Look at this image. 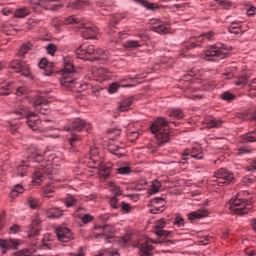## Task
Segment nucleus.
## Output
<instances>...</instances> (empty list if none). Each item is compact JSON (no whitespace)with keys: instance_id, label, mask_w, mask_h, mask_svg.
I'll return each instance as SVG.
<instances>
[{"instance_id":"obj_1","label":"nucleus","mask_w":256,"mask_h":256,"mask_svg":"<svg viewBox=\"0 0 256 256\" xmlns=\"http://www.w3.org/2000/svg\"><path fill=\"white\" fill-rule=\"evenodd\" d=\"M29 155L26 161H22L16 167V176L25 177L27 173L31 172V169H36L33 174V181L36 185H39L46 175L53 173V163H57L55 159L57 156L48 150H41L38 148H31L28 151Z\"/></svg>"},{"instance_id":"obj_2","label":"nucleus","mask_w":256,"mask_h":256,"mask_svg":"<svg viewBox=\"0 0 256 256\" xmlns=\"http://www.w3.org/2000/svg\"><path fill=\"white\" fill-rule=\"evenodd\" d=\"M91 55H94L93 59L96 61H109L111 59V53L103 49H95L94 45L83 44L76 49V57L78 59H84L86 61H91Z\"/></svg>"},{"instance_id":"obj_3","label":"nucleus","mask_w":256,"mask_h":256,"mask_svg":"<svg viewBox=\"0 0 256 256\" xmlns=\"http://www.w3.org/2000/svg\"><path fill=\"white\" fill-rule=\"evenodd\" d=\"M60 84L66 89H73L79 85L77 83V73L75 72V67L71 62V58H64V68L61 70Z\"/></svg>"},{"instance_id":"obj_4","label":"nucleus","mask_w":256,"mask_h":256,"mask_svg":"<svg viewBox=\"0 0 256 256\" xmlns=\"http://www.w3.org/2000/svg\"><path fill=\"white\" fill-rule=\"evenodd\" d=\"M64 24L76 25L77 29H82L81 33L84 39H95V37H97V27L87 24L85 20L77 17L76 15L66 18Z\"/></svg>"},{"instance_id":"obj_5","label":"nucleus","mask_w":256,"mask_h":256,"mask_svg":"<svg viewBox=\"0 0 256 256\" xmlns=\"http://www.w3.org/2000/svg\"><path fill=\"white\" fill-rule=\"evenodd\" d=\"M169 123L165 118H158L151 126L150 130L155 135L158 145H165V143H169V139L171 136L169 135Z\"/></svg>"},{"instance_id":"obj_6","label":"nucleus","mask_w":256,"mask_h":256,"mask_svg":"<svg viewBox=\"0 0 256 256\" xmlns=\"http://www.w3.org/2000/svg\"><path fill=\"white\" fill-rule=\"evenodd\" d=\"M11 115H16L17 119H23V117H26L27 125L30 129L33 131H37V129H39L41 120L37 119V114L35 112H31L25 105L20 104L18 109L15 112H12Z\"/></svg>"},{"instance_id":"obj_7","label":"nucleus","mask_w":256,"mask_h":256,"mask_svg":"<svg viewBox=\"0 0 256 256\" xmlns=\"http://www.w3.org/2000/svg\"><path fill=\"white\" fill-rule=\"evenodd\" d=\"M226 57H229V48L225 47L224 44L212 45L202 54V59L206 61H217V59H225Z\"/></svg>"},{"instance_id":"obj_8","label":"nucleus","mask_w":256,"mask_h":256,"mask_svg":"<svg viewBox=\"0 0 256 256\" xmlns=\"http://www.w3.org/2000/svg\"><path fill=\"white\" fill-rule=\"evenodd\" d=\"M227 207L232 213H235V215H247V213L253 209V204H251V201L239 198L238 195L236 198L229 201Z\"/></svg>"},{"instance_id":"obj_9","label":"nucleus","mask_w":256,"mask_h":256,"mask_svg":"<svg viewBox=\"0 0 256 256\" xmlns=\"http://www.w3.org/2000/svg\"><path fill=\"white\" fill-rule=\"evenodd\" d=\"M235 181V176L231 171L221 168L216 171L212 178H210V185L214 187L218 185V187H223V185H229V183H233Z\"/></svg>"},{"instance_id":"obj_10","label":"nucleus","mask_w":256,"mask_h":256,"mask_svg":"<svg viewBox=\"0 0 256 256\" xmlns=\"http://www.w3.org/2000/svg\"><path fill=\"white\" fill-rule=\"evenodd\" d=\"M215 37H217V33L214 31H208L196 38H192L190 42H186L185 47L187 51H189L190 49H195V47H201V44L199 43L202 41H215Z\"/></svg>"},{"instance_id":"obj_11","label":"nucleus","mask_w":256,"mask_h":256,"mask_svg":"<svg viewBox=\"0 0 256 256\" xmlns=\"http://www.w3.org/2000/svg\"><path fill=\"white\" fill-rule=\"evenodd\" d=\"M10 69L16 73H21L24 77H31V67L25 61L14 60L10 62Z\"/></svg>"},{"instance_id":"obj_12","label":"nucleus","mask_w":256,"mask_h":256,"mask_svg":"<svg viewBox=\"0 0 256 256\" xmlns=\"http://www.w3.org/2000/svg\"><path fill=\"white\" fill-rule=\"evenodd\" d=\"M55 233L60 243H69L70 241H73V239H75V236L73 235V232L71 231V229L65 226L57 227L55 229Z\"/></svg>"},{"instance_id":"obj_13","label":"nucleus","mask_w":256,"mask_h":256,"mask_svg":"<svg viewBox=\"0 0 256 256\" xmlns=\"http://www.w3.org/2000/svg\"><path fill=\"white\" fill-rule=\"evenodd\" d=\"M166 225L167 222H165V219L157 220L154 225L155 235H157L158 237H166L168 239L175 237V233H173L172 231L163 230L165 229Z\"/></svg>"},{"instance_id":"obj_14","label":"nucleus","mask_w":256,"mask_h":256,"mask_svg":"<svg viewBox=\"0 0 256 256\" xmlns=\"http://www.w3.org/2000/svg\"><path fill=\"white\" fill-rule=\"evenodd\" d=\"M182 157L184 161H189V157H191V159L201 160L203 159V148L197 145L191 149H186Z\"/></svg>"},{"instance_id":"obj_15","label":"nucleus","mask_w":256,"mask_h":256,"mask_svg":"<svg viewBox=\"0 0 256 256\" xmlns=\"http://www.w3.org/2000/svg\"><path fill=\"white\" fill-rule=\"evenodd\" d=\"M153 243L152 239L145 238L138 243V249L140 251V256H151L153 255Z\"/></svg>"},{"instance_id":"obj_16","label":"nucleus","mask_w":256,"mask_h":256,"mask_svg":"<svg viewBox=\"0 0 256 256\" xmlns=\"http://www.w3.org/2000/svg\"><path fill=\"white\" fill-rule=\"evenodd\" d=\"M65 131H89L91 129V124L85 122L81 118H76L72 122L71 127L64 128Z\"/></svg>"},{"instance_id":"obj_17","label":"nucleus","mask_w":256,"mask_h":256,"mask_svg":"<svg viewBox=\"0 0 256 256\" xmlns=\"http://www.w3.org/2000/svg\"><path fill=\"white\" fill-rule=\"evenodd\" d=\"M33 105H34L36 111L41 113V115H47V113H49V102H47V100L45 98L37 97L34 100Z\"/></svg>"},{"instance_id":"obj_18","label":"nucleus","mask_w":256,"mask_h":256,"mask_svg":"<svg viewBox=\"0 0 256 256\" xmlns=\"http://www.w3.org/2000/svg\"><path fill=\"white\" fill-rule=\"evenodd\" d=\"M99 229L102 231L99 236L103 237L106 243H111V241H113V233H115V228L112 225H104Z\"/></svg>"},{"instance_id":"obj_19","label":"nucleus","mask_w":256,"mask_h":256,"mask_svg":"<svg viewBox=\"0 0 256 256\" xmlns=\"http://www.w3.org/2000/svg\"><path fill=\"white\" fill-rule=\"evenodd\" d=\"M152 31H155V33H159V35H165L169 33V24L161 20H155L154 22H152Z\"/></svg>"},{"instance_id":"obj_20","label":"nucleus","mask_w":256,"mask_h":256,"mask_svg":"<svg viewBox=\"0 0 256 256\" xmlns=\"http://www.w3.org/2000/svg\"><path fill=\"white\" fill-rule=\"evenodd\" d=\"M40 69H44L42 72L46 77H51L53 75V63L49 62L47 58H42L38 63Z\"/></svg>"},{"instance_id":"obj_21","label":"nucleus","mask_w":256,"mask_h":256,"mask_svg":"<svg viewBox=\"0 0 256 256\" xmlns=\"http://www.w3.org/2000/svg\"><path fill=\"white\" fill-rule=\"evenodd\" d=\"M0 247L3 255L7 253V249H17L19 247V240L10 239V240H1L0 239Z\"/></svg>"},{"instance_id":"obj_22","label":"nucleus","mask_w":256,"mask_h":256,"mask_svg":"<svg viewBox=\"0 0 256 256\" xmlns=\"http://www.w3.org/2000/svg\"><path fill=\"white\" fill-rule=\"evenodd\" d=\"M93 74L94 77L97 78V81H107V79H111V73L103 67L93 70Z\"/></svg>"},{"instance_id":"obj_23","label":"nucleus","mask_w":256,"mask_h":256,"mask_svg":"<svg viewBox=\"0 0 256 256\" xmlns=\"http://www.w3.org/2000/svg\"><path fill=\"white\" fill-rule=\"evenodd\" d=\"M99 175L100 179H109V175H111V164H105L103 162H99Z\"/></svg>"},{"instance_id":"obj_24","label":"nucleus","mask_w":256,"mask_h":256,"mask_svg":"<svg viewBox=\"0 0 256 256\" xmlns=\"http://www.w3.org/2000/svg\"><path fill=\"white\" fill-rule=\"evenodd\" d=\"M223 120L214 117H208L205 119V125L208 129H219L223 126Z\"/></svg>"},{"instance_id":"obj_25","label":"nucleus","mask_w":256,"mask_h":256,"mask_svg":"<svg viewBox=\"0 0 256 256\" xmlns=\"http://www.w3.org/2000/svg\"><path fill=\"white\" fill-rule=\"evenodd\" d=\"M41 220L36 218L32 221V224L29 226V237H37L39 235V231H41Z\"/></svg>"},{"instance_id":"obj_26","label":"nucleus","mask_w":256,"mask_h":256,"mask_svg":"<svg viewBox=\"0 0 256 256\" xmlns=\"http://www.w3.org/2000/svg\"><path fill=\"white\" fill-rule=\"evenodd\" d=\"M46 11H57L61 9V5L57 3V0H44V7Z\"/></svg>"},{"instance_id":"obj_27","label":"nucleus","mask_w":256,"mask_h":256,"mask_svg":"<svg viewBox=\"0 0 256 256\" xmlns=\"http://www.w3.org/2000/svg\"><path fill=\"white\" fill-rule=\"evenodd\" d=\"M46 215L49 219H59L63 217V210L59 208H49L46 210Z\"/></svg>"},{"instance_id":"obj_28","label":"nucleus","mask_w":256,"mask_h":256,"mask_svg":"<svg viewBox=\"0 0 256 256\" xmlns=\"http://www.w3.org/2000/svg\"><path fill=\"white\" fill-rule=\"evenodd\" d=\"M87 5H89V2L87 0H76L69 3L68 7H70V9H85Z\"/></svg>"},{"instance_id":"obj_29","label":"nucleus","mask_w":256,"mask_h":256,"mask_svg":"<svg viewBox=\"0 0 256 256\" xmlns=\"http://www.w3.org/2000/svg\"><path fill=\"white\" fill-rule=\"evenodd\" d=\"M209 213L207 210H198L189 214L190 221H195V219H203V217H207Z\"/></svg>"},{"instance_id":"obj_30","label":"nucleus","mask_w":256,"mask_h":256,"mask_svg":"<svg viewBox=\"0 0 256 256\" xmlns=\"http://www.w3.org/2000/svg\"><path fill=\"white\" fill-rule=\"evenodd\" d=\"M108 149L110 153H112L113 155H116V157L121 158L123 157V155H125V148L123 147L109 145Z\"/></svg>"},{"instance_id":"obj_31","label":"nucleus","mask_w":256,"mask_h":256,"mask_svg":"<svg viewBox=\"0 0 256 256\" xmlns=\"http://www.w3.org/2000/svg\"><path fill=\"white\" fill-rule=\"evenodd\" d=\"M31 13V10H29V8L27 7H21V8H18L14 15L15 17H17L18 19H23L25 17H27L28 15H30Z\"/></svg>"},{"instance_id":"obj_32","label":"nucleus","mask_w":256,"mask_h":256,"mask_svg":"<svg viewBox=\"0 0 256 256\" xmlns=\"http://www.w3.org/2000/svg\"><path fill=\"white\" fill-rule=\"evenodd\" d=\"M169 117H172L173 119H183L185 117V114L183 113V110L178 108H173L168 111Z\"/></svg>"},{"instance_id":"obj_33","label":"nucleus","mask_w":256,"mask_h":256,"mask_svg":"<svg viewBox=\"0 0 256 256\" xmlns=\"http://www.w3.org/2000/svg\"><path fill=\"white\" fill-rule=\"evenodd\" d=\"M131 105H133V98H126L121 102L119 109L122 112L129 111V109H131Z\"/></svg>"},{"instance_id":"obj_34","label":"nucleus","mask_w":256,"mask_h":256,"mask_svg":"<svg viewBox=\"0 0 256 256\" xmlns=\"http://www.w3.org/2000/svg\"><path fill=\"white\" fill-rule=\"evenodd\" d=\"M29 4L33 11H38V9H43V7H45L44 0H30Z\"/></svg>"},{"instance_id":"obj_35","label":"nucleus","mask_w":256,"mask_h":256,"mask_svg":"<svg viewBox=\"0 0 256 256\" xmlns=\"http://www.w3.org/2000/svg\"><path fill=\"white\" fill-rule=\"evenodd\" d=\"M33 47V44L31 43H26V44H23L19 50V57H25V55H27V53H29V51H31V48Z\"/></svg>"},{"instance_id":"obj_36","label":"nucleus","mask_w":256,"mask_h":256,"mask_svg":"<svg viewBox=\"0 0 256 256\" xmlns=\"http://www.w3.org/2000/svg\"><path fill=\"white\" fill-rule=\"evenodd\" d=\"M54 193H55V188H53V186H46L43 188L42 197L51 199V197H53Z\"/></svg>"},{"instance_id":"obj_37","label":"nucleus","mask_w":256,"mask_h":256,"mask_svg":"<svg viewBox=\"0 0 256 256\" xmlns=\"http://www.w3.org/2000/svg\"><path fill=\"white\" fill-rule=\"evenodd\" d=\"M27 201H28V205H29L30 209H39V207H40L39 199H37L33 196H30V197H28Z\"/></svg>"},{"instance_id":"obj_38","label":"nucleus","mask_w":256,"mask_h":256,"mask_svg":"<svg viewBox=\"0 0 256 256\" xmlns=\"http://www.w3.org/2000/svg\"><path fill=\"white\" fill-rule=\"evenodd\" d=\"M241 29L240 22H232L231 26L228 28L229 33H234L235 35L239 34Z\"/></svg>"},{"instance_id":"obj_39","label":"nucleus","mask_w":256,"mask_h":256,"mask_svg":"<svg viewBox=\"0 0 256 256\" xmlns=\"http://www.w3.org/2000/svg\"><path fill=\"white\" fill-rule=\"evenodd\" d=\"M221 99H223V101H227L228 103H231V101H235V99H237V96H235L231 92H224L221 95Z\"/></svg>"},{"instance_id":"obj_40","label":"nucleus","mask_w":256,"mask_h":256,"mask_svg":"<svg viewBox=\"0 0 256 256\" xmlns=\"http://www.w3.org/2000/svg\"><path fill=\"white\" fill-rule=\"evenodd\" d=\"M125 47L127 49H137V47H141V42H139L137 40H128L125 43Z\"/></svg>"},{"instance_id":"obj_41","label":"nucleus","mask_w":256,"mask_h":256,"mask_svg":"<svg viewBox=\"0 0 256 256\" xmlns=\"http://www.w3.org/2000/svg\"><path fill=\"white\" fill-rule=\"evenodd\" d=\"M21 124L18 122H15L13 120H8V127L11 131V133H17L19 131V126Z\"/></svg>"},{"instance_id":"obj_42","label":"nucleus","mask_w":256,"mask_h":256,"mask_svg":"<svg viewBox=\"0 0 256 256\" xmlns=\"http://www.w3.org/2000/svg\"><path fill=\"white\" fill-rule=\"evenodd\" d=\"M25 191V189L23 188L22 185L18 184L14 187V189L11 192V197L15 198L18 195H21V193H23Z\"/></svg>"},{"instance_id":"obj_43","label":"nucleus","mask_w":256,"mask_h":256,"mask_svg":"<svg viewBox=\"0 0 256 256\" xmlns=\"http://www.w3.org/2000/svg\"><path fill=\"white\" fill-rule=\"evenodd\" d=\"M108 188L110 191H112V193H114L117 196L121 195V189L119 188V186L115 185L114 182H109L108 184Z\"/></svg>"},{"instance_id":"obj_44","label":"nucleus","mask_w":256,"mask_h":256,"mask_svg":"<svg viewBox=\"0 0 256 256\" xmlns=\"http://www.w3.org/2000/svg\"><path fill=\"white\" fill-rule=\"evenodd\" d=\"M173 223L176 225V227H183L185 225V219L182 218L180 214H177Z\"/></svg>"},{"instance_id":"obj_45","label":"nucleus","mask_w":256,"mask_h":256,"mask_svg":"<svg viewBox=\"0 0 256 256\" xmlns=\"http://www.w3.org/2000/svg\"><path fill=\"white\" fill-rule=\"evenodd\" d=\"M248 82L247 76H240L238 81L235 82V85H237V87H245Z\"/></svg>"},{"instance_id":"obj_46","label":"nucleus","mask_w":256,"mask_h":256,"mask_svg":"<svg viewBox=\"0 0 256 256\" xmlns=\"http://www.w3.org/2000/svg\"><path fill=\"white\" fill-rule=\"evenodd\" d=\"M52 25L54 26L56 33H61V26L63 25V21L55 18L52 20Z\"/></svg>"},{"instance_id":"obj_47","label":"nucleus","mask_w":256,"mask_h":256,"mask_svg":"<svg viewBox=\"0 0 256 256\" xmlns=\"http://www.w3.org/2000/svg\"><path fill=\"white\" fill-rule=\"evenodd\" d=\"M159 189H161V182L156 180L152 183L150 191L151 193H159Z\"/></svg>"},{"instance_id":"obj_48","label":"nucleus","mask_w":256,"mask_h":256,"mask_svg":"<svg viewBox=\"0 0 256 256\" xmlns=\"http://www.w3.org/2000/svg\"><path fill=\"white\" fill-rule=\"evenodd\" d=\"M46 51L48 53V55H55V53H57V45L55 44H48L46 46Z\"/></svg>"},{"instance_id":"obj_49","label":"nucleus","mask_w":256,"mask_h":256,"mask_svg":"<svg viewBox=\"0 0 256 256\" xmlns=\"http://www.w3.org/2000/svg\"><path fill=\"white\" fill-rule=\"evenodd\" d=\"M117 171L120 175H129V173H131V167L121 166L120 168L117 169Z\"/></svg>"},{"instance_id":"obj_50","label":"nucleus","mask_w":256,"mask_h":256,"mask_svg":"<svg viewBox=\"0 0 256 256\" xmlns=\"http://www.w3.org/2000/svg\"><path fill=\"white\" fill-rule=\"evenodd\" d=\"M249 153H252L251 149L248 148H240L237 150L236 155L238 157H243V155H249Z\"/></svg>"},{"instance_id":"obj_51","label":"nucleus","mask_w":256,"mask_h":256,"mask_svg":"<svg viewBox=\"0 0 256 256\" xmlns=\"http://www.w3.org/2000/svg\"><path fill=\"white\" fill-rule=\"evenodd\" d=\"M236 71V67L230 68V71L223 74V79H231L232 77H234Z\"/></svg>"},{"instance_id":"obj_52","label":"nucleus","mask_w":256,"mask_h":256,"mask_svg":"<svg viewBox=\"0 0 256 256\" xmlns=\"http://www.w3.org/2000/svg\"><path fill=\"white\" fill-rule=\"evenodd\" d=\"M128 139L129 141H137L139 139V132L137 131H128Z\"/></svg>"},{"instance_id":"obj_53","label":"nucleus","mask_w":256,"mask_h":256,"mask_svg":"<svg viewBox=\"0 0 256 256\" xmlns=\"http://www.w3.org/2000/svg\"><path fill=\"white\" fill-rule=\"evenodd\" d=\"M110 205L112 209H119L121 207V205H119V200L117 199V196L110 198Z\"/></svg>"},{"instance_id":"obj_54","label":"nucleus","mask_w":256,"mask_h":256,"mask_svg":"<svg viewBox=\"0 0 256 256\" xmlns=\"http://www.w3.org/2000/svg\"><path fill=\"white\" fill-rule=\"evenodd\" d=\"M120 209L123 213H131V205L127 202H122Z\"/></svg>"},{"instance_id":"obj_55","label":"nucleus","mask_w":256,"mask_h":256,"mask_svg":"<svg viewBox=\"0 0 256 256\" xmlns=\"http://www.w3.org/2000/svg\"><path fill=\"white\" fill-rule=\"evenodd\" d=\"M77 202V199H75L74 196H67L66 198V205L67 207H73V205H75V203Z\"/></svg>"},{"instance_id":"obj_56","label":"nucleus","mask_w":256,"mask_h":256,"mask_svg":"<svg viewBox=\"0 0 256 256\" xmlns=\"http://www.w3.org/2000/svg\"><path fill=\"white\" fill-rule=\"evenodd\" d=\"M0 89H2L4 91H9V89H11V83L5 82L0 79Z\"/></svg>"},{"instance_id":"obj_57","label":"nucleus","mask_w":256,"mask_h":256,"mask_svg":"<svg viewBox=\"0 0 256 256\" xmlns=\"http://www.w3.org/2000/svg\"><path fill=\"white\" fill-rule=\"evenodd\" d=\"M246 171H256V158L249 162V165L246 167Z\"/></svg>"},{"instance_id":"obj_58","label":"nucleus","mask_w":256,"mask_h":256,"mask_svg":"<svg viewBox=\"0 0 256 256\" xmlns=\"http://www.w3.org/2000/svg\"><path fill=\"white\" fill-rule=\"evenodd\" d=\"M140 3L143 5V7H146V9H150L151 11L155 9V4L149 3L147 0H140Z\"/></svg>"},{"instance_id":"obj_59","label":"nucleus","mask_w":256,"mask_h":256,"mask_svg":"<svg viewBox=\"0 0 256 256\" xmlns=\"http://www.w3.org/2000/svg\"><path fill=\"white\" fill-rule=\"evenodd\" d=\"M77 141H81V137L79 135L73 134L69 140L71 147H75V143H77Z\"/></svg>"},{"instance_id":"obj_60","label":"nucleus","mask_w":256,"mask_h":256,"mask_svg":"<svg viewBox=\"0 0 256 256\" xmlns=\"http://www.w3.org/2000/svg\"><path fill=\"white\" fill-rule=\"evenodd\" d=\"M109 93H117L119 91V84L117 82L112 83L108 89Z\"/></svg>"},{"instance_id":"obj_61","label":"nucleus","mask_w":256,"mask_h":256,"mask_svg":"<svg viewBox=\"0 0 256 256\" xmlns=\"http://www.w3.org/2000/svg\"><path fill=\"white\" fill-rule=\"evenodd\" d=\"M91 221H93V216H91V214H85L84 216H82V223H84V225H87V223H91Z\"/></svg>"},{"instance_id":"obj_62","label":"nucleus","mask_w":256,"mask_h":256,"mask_svg":"<svg viewBox=\"0 0 256 256\" xmlns=\"http://www.w3.org/2000/svg\"><path fill=\"white\" fill-rule=\"evenodd\" d=\"M253 182H255V177H249V176H247V177H244V178H243V183H244L247 187H249V185H251V183H253Z\"/></svg>"},{"instance_id":"obj_63","label":"nucleus","mask_w":256,"mask_h":256,"mask_svg":"<svg viewBox=\"0 0 256 256\" xmlns=\"http://www.w3.org/2000/svg\"><path fill=\"white\" fill-rule=\"evenodd\" d=\"M218 2L224 9H229V7H231V2L229 0H218Z\"/></svg>"},{"instance_id":"obj_64","label":"nucleus","mask_w":256,"mask_h":256,"mask_svg":"<svg viewBox=\"0 0 256 256\" xmlns=\"http://www.w3.org/2000/svg\"><path fill=\"white\" fill-rule=\"evenodd\" d=\"M250 85V91H256V79L252 80Z\"/></svg>"}]
</instances>
